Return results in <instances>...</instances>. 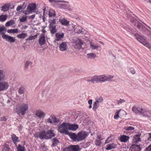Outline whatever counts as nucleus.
<instances>
[{
    "label": "nucleus",
    "instance_id": "1",
    "mask_svg": "<svg viewBox=\"0 0 151 151\" xmlns=\"http://www.w3.org/2000/svg\"><path fill=\"white\" fill-rule=\"evenodd\" d=\"M78 128V125L76 124H71L63 122L58 127V131L61 133L69 135L74 142H79L84 139L88 135L86 132H81L77 134L72 132H69L68 130L76 131Z\"/></svg>",
    "mask_w": 151,
    "mask_h": 151
},
{
    "label": "nucleus",
    "instance_id": "2",
    "mask_svg": "<svg viewBox=\"0 0 151 151\" xmlns=\"http://www.w3.org/2000/svg\"><path fill=\"white\" fill-rule=\"evenodd\" d=\"M28 109L29 105L28 104L22 103L17 105L15 109L17 113L20 116L24 115L27 111Z\"/></svg>",
    "mask_w": 151,
    "mask_h": 151
},
{
    "label": "nucleus",
    "instance_id": "3",
    "mask_svg": "<svg viewBox=\"0 0 151 151\" xmlns=\"http://www.w3.org/2000/svg\"><path fill=\"white\" fill-rule=\"evenodd\" d=\"M134 35L138 41L151 50V45L149 43L147 42L146 41L145 39H143L142 37L138 34H135Z\"/></svg>",
    "mask_w": 151,
    "mask_h": 151
},
{
    "label": "nucleus",
    "instance_id": "4",
    "mask_svg": "<svg viewBox=\"0 0 151 151\" xmlns=\"http://www.w3.org/2000/svg\"><path fill=\"white\" fill-rule=\"evenodd\" d=\"M36 8V4L35 3H31L29 5L27 10L24 12V13L25 15L29 14L35 10Z\"/></svg>",
    "mask_w": 151,
    "mask_h": 151
},
{
    "label": "nucleus",
    "instance_id": "5",
    "mask_svg": "<svg viewBox=\"0 0 151 151\" xmlns=\"http://www.w3.org/2000/svg\"><path fill=\"white\" fill-rule=\"evenodd\" d=\"M81 149L78 145H70L66 147L63 151H80Z\"/></svg>",
    "mask_w": 151,
    "mask_h": 151
},
{
    "label": "nucleus",
    "instance_id": "6",
    "mask_svg": "<svg viewBox=\"0 0 151 151\" xmlns=\"http://www.w3.org/2000/svg\"><path fill=\"white\" fill-rule=\"evenodd\" d=\"M104 77V75L94 76L92 77L91 81L93 83L98 82H104L105 79Z\"/></svg>",
    "mask_w": 151,
    "mask_h": 151
},
{
    "label": "nucleus",
    "instance_id": "7",
    "mask_svg": "<svg viewBox=\"0 0 151 151\" xmlns=\"http://www.w3.org/2000/svg\"><path fill=\"white\" fill-rule=\"evenodd\" d=\"M34 136L35 137L40 138L41 139H47L46 132L45 130L35 133Z\"/></svg>",
    "mask_w": 151,
    "mask_h": 151
},
{
    "label": "nucleus",
    "instance_id": "8",
    "mask_svg": "<svg viewBox=\"0 0 151 151\" xmlns=\"http://www.w3.org/2000/svg\"><path fill=\"white\" fill-rule=\"evenodd\" d=\"M9 86L8 83L6 81L0 82V91L7 90Z\"/></svg>",
    "mask_w": 151,
    "mask_h": 151
},
{
    "label": "nucleus",
    "instance_id": "9",
    "mask_svg": "<svg viewBox=\"0 0 151 151\" xmlns=\"http://www.w3.org/2000/svg\"><path fill=\"white\" fill-rule=\"evenodd\" d=\"M143 109L142 107L135 106H133L132 111L136 114L139 113V114H141Z\"/></svg>",
    "mask_w": 151,
    "mask_h": 151
},
{
    "label": "nucleus",
    "instance_id": "10",
    "mask_svg": "<svg viewBox=\"0 0 151 151\" xmlns=\"http://www.w3.org/2000/svg\"><path fill=\"white\" fill-rule=\"evenodd\" d=\"M141 115L151 120V111L146 109H144Z\"/></svg>",
    "mask_w": 151,
    "mask_h": 151
},
{
    "label": "nucleus",
    "instance_id": "11",
    "mask_svg": "<svg viewBox=\"0 0 151 151\" xmlns=\"http://www.w3.org/2000/svg\"><path fill=\"white\" fill-rule=\"evenodd\" d=\"M61 3H68L69 2L63 0H57V8L60 9H65L66 4H62Z\"/></svg>",
    "mask_w": 151,
    "mask_h": 151
},
{
    "label": "nucleus",
    "instance_id": "12",
    "mask_svg": "<svg viewBox=\"0 0 151 151\" xmlns=\"http://www.w3.org/2000/svg\"><path fill=\"white\" fill-rule=\"evenodd\" d=\"M55 21L53 20L50 25V29L52 34H54L56 32V26L55 25Z\"/></svg>",
    "mask_w": 151,
    "mask_h": 151
},
{
    "label": "nucleus",
    "instance_id": "13",
    "mask_svg": "<svg viewBox=\"0 0 151 151\" xmlns=\"http://www.w3.org/2000/svg\"><path fill=\"white\" fill-rule=\"evenodd\" d=\"M3 35H2V38L4 39H5L6 41L10 42H15V40L14 37L9 36L3 33Z\"/></svg>",
    "mask_w": 151,
    "mask_h": 151
},
{
    "label": "nucleus",
    "instance_id": "14",
    "mask_svg": "<svg viewBox=\"0 0 151 151\" xmlns=\"http://www.w3.org/2000/svg\"><path fill=\"white\" fill-rule=\"evenodd\" d=\"M76 45L75 48L76 49H80L82 48V45H83V42L80 39L77 40L75 42Z\"/></svg>",
    "mask_w": 151,
    "mask_h": 151
},
{
    "label": "nucleus",
    "instance_id": "15",
    "mask_svg": "<svg viewBox=\"0 0 151 151\" xmlns=\"http://www.w3.org/2000/svg\"><path fill=\"white\" fill-rule=\"evenodd\" d=\"M46 42L45 34H42L40 37L39 39V43L41 46L44 45Z\"/></svg>",
    "mask_w": 151,
    "mask_h": 151
},
{
    "label": "nucleus",
    "instance_id": "16",
    "mask_svg": "<svg viewBox=\"0 0 151 151\" xmlns=\"http://www.w3.org/2000/svg\"><path fill=\"white\" fill-rule=\"evenodd\" d=\"M83 30H84L83 28L78 25H77L76 28L73 29L75 33L79 34L81 33L83 34H84L85 33V32L84 30L83 31Z\"/></svg>",
    "mask_w": 151,
    "mask_h": 151
},
{
    "label": "nucleus",
    "instance_id": "17",
    "mask_svg": "<svg viewBox=\"0 0 151 151\" xmlns=\"http://www.w3.org/2000/svg\"><path fill=\"white\" fill-rule=\"evenodd\" d=\"M35 114L36 116L40 119L44 118L45 116V114L44 112L40 110H37L35 111Z\"/></svg>",
    "mask_w": 151,
    "mask_h": 151
},
{
    "label": "nucleus",
    "instance_id": "18",
    "mask_svg": "<svg viewBox=\"0 0 151 151\" xmlns=\"http://www.w3.org/2000/svg\"><path fill=\"white\" fill-rule=\"evenodd\" d=\"M59 48L60 51H63L67 50L68 49L67 42H63L60 44Z\"/></svg>",
    "mask_w": 151,
    "mask_h": 151
},
{
    "label": "nucleus",
    "instance_id": "19",
    "mask_svg": "<svg viewBox=\"0 0 151 151\" xmlns=\"http://www.w3.org/2000/svg\"><path fill=\"white\" fill-rule=\"evenodd\" d=\"M59 21L60 22L62 25L68 27L69 26V21L67 20V19L65 18H63L62 19H60Z\"/></svg>",
    "mask_w": 151,
    "mask_h": 151
},
{
    "label": "nucleus",
    "instance_id": "20",
    "mask_svg": "<svg viewBox=\"0 0 151 151\" xmlns=\"http://www.w3.org/2000/svg\"><path fill=\"white\" fill-rule=\"evenodd\" d=\"M141 135V133L134 135L133 137V142L135 143H137L138 142L140 141L141 139L140 137Z\"/></svg>",
    "mask_w": 151,
    "mask_h": 151
},
{
    "label": "nucleus",
    "instance_id": "21",
    "mask_svg": "<svg viewBox=\"0 0 151 151\" xmlns=\"http://www.w3.org/2000/svg\"><path fill=\"white\" fill-rule=\"evenodd\" d=\"M130 137L129 136L124 135H121L119 139L122 142H126L128 140Z\"/></svg>",
    "mask_w": 151,
    "mask_h": 151
},
{
    "label": "nucleus",
    "instance_id": "22",
    "mask_svg": "<svg viewBox=\"0 0 151 151\" xmlns=\"http://www.w3.org/2000/svg\"><path fill=\"white\" fill-rule=\"evenodd\" d=\"M117 145L114 143H110L106 145V150H109L116 147Z\"/></svg>",
    "mask_w": 151,
    "mask_h": 151
},
{
    "label": "nucleus",
    "instance_id": "23",
    "mask_svg": "<svg viewBox=\"0 0 151 151\" xmlns=\"http://www.w3.org/2000/svg\"><path fill=\"white\" fill-rule=\"evenodd\" d=\"M137 27L143 32L147 30L146 27L144 25H143L140 23L137 24Z\"/></svg>",
    "mask_w": 151,
    "mask_h": 151
},
{
    "label": "nucleus",
    "instance_id": "24",
    "mask_svg": "<svg viewBox=\"0 0 151 151\" xmlns=\"http://www.w3.org/2000/svg\"><path fill=\"white\" fill-rule=\"evenodd\" d=\"M47 122L50 123H52L53 122H57V118L55 116L53 115H52L50 118L48 119Z\"/></svg>",
    "mask_w": 151,
    "mask_h": 151
},
{
    "label": "nucleus",
    "instance_id": "25",
    "mask_svg": "<svg viewBox=\"0 0 151 151\" xmlns=\"http://www.w3.org/2000/svg\"><path fill=\"white\" fill-rule=\"evenodd\" d=\"M11 138L16 146H17V142H19L18 137L16 136L15 134H13L11 135Z\"/></svg>",
    "mask_w": 151,
    "mask_h": 151
},
{
    "label": "nucleus",
    "instance_id": "26",
    "mask_svg": "<svg viewBox=\"0 0 151 151\" xmlns=\"http://www.w3.org/2000/svg\"><path fill=\"white\" fill-rule=\"evenodd\" d=\"M54 131L51 130H48L47 133V139L51 138L52 137H54L55 134L53 133Z\"/></svg>",
    "mask_w": 151,
    "mask_h": 151
},
{
    "label": "nucleus",
    "instance_id": "27",
    "mask_svg": "<svg viewBox=\"0 0 151 151\" xmlns=\"http://www.w3.org/2000/svg\"><path fill=\"white\" fill-rule=\"evenodd\" d=\"M64 34L62 32H57V41L61 40L63 38Z\"/></svg>",
    "mask_w": 151,
    "mask_h": 151
},
{
    "label": "nucleus",
    "instance_id": "28",
    "mask_svg": "<svg viewBox=\"0 0 151 151\" xmlns=\"http://www.w3.org/2000/svg\"><path fill=\"white\" fill-rule=\"evenodd\" d=\"M15 21L12 19H11L7 22L5 24V26L6 27H9L15 24Z\"/></svg>",
    "mask_w": 151,
    "mask_h": 151
},
{
    "label": "nucleus",
    "instance_id": "29",
    "mask_svg": "<svg viewBox=\"0 0 151 151\" xmlns=\"http://www.w3.org/2000/svg\"><path fill=\"white\" fill-rule=\"evenodd\" d=\"M10 4H6L3 5L1 8V10L4 12H6L7 11L9 6Z\"/></svg>",
    "mask_w": 151,
    "mask_h": 151
},
{
    "label": "nucleus",
    "instance_id": "30",
    "mask_svg": "<svg viewBox=\"0 0 151 151\" xmlns=\"http://www.w3.org/2000/svg\"><path fill=\"white\" fill-rule=\"evenodd\" d=\"M2 151H11V149L9 147V145L5 144L3 146Z\"/></svg>",
    "mask_w": 151,
    "mask_h": 151
},
{
    "label": "nucleus",
    "instance_id": "31",
    "mask_svg": "<svg viewBox=\"0 0 151 151\" xmlns=\"http://www.w3.org/2000/svg\"><path fill=\"white\" fill-rule=\"evenodd\" d=\"M27 36V34L24 33H22L21 34L18 35L17 36V37L18 38L21 39H24Z\"/></svg>",
    "mask_w": 151,
    "mask_h": 151
},
{
    "label": "nucleus",
    "instance_id": "32",
    "mask_svg": "<svg viewBox=\"0 0 151 151\" xmlns=\"http://www.w3.org/2000/svg\"><path fill=\"white\" fill-rule=\"evenodd\" d=\"M5 77L4 72L3 70L0 69V81L4 80Z\"/></svg>",
    "mask_w": 151,
    "mask_h": 151
},
{
    "label": "nucleus",
    "instance_id": "33",
    "mask_svg": "<svg viewBox=\"0 0 151 151\" xmlns=\"http://www.w3.org/2000/svg\"><path fill=\"white\" fill-rule=\"evenodd\" d=\"M37 34H36L35 35L29 36L28 38L26 39V41H28L35 40L37 38Z\"/></svg>",
    "mask_w": 151,
    "mask_h": 151
},
{
    "label": "nucleus",
    "instance_id": "34",
    "mask_svg": "<svg viewBox=\"0 0 151 151\" xmlns=\"http://www.w3.org/2000/svg\"><path fill=\"white\" fill-rule=\"evenodd\" d=\"M7 18V15H2L0 16V21L4 22L6 19Z\"/></svg>",
    "mask_w": 151,
    "mask_h": 151
},
{
    "label": "nucleus",
    "instance_id": "35",
    "mask_svg": "<svg viewBox=\"0 0 151 151\" xmlns=\"http://www.w3.org/2000/svg\"><path fill=\"white\" fill-rule=\"evenodd\" d=\"M104 78L105 79L104 82L108 81H110L111 79L113 78L114 76L111 75H109L107 76H106L104 75Z\"/></svg>",
    "mask_w": 151,
    "mask_h": 151
},
{
    "label": "nucleus",
    "instance_id": "36",
    "mask_svg": "<svg viewBox=\"0 0 151 151\" xmlns=\"http://www.w3.org/2000/svg\"><path fill=\"white\" fill-rule=\"evenodd\" d=\"M96 57V55L93 53H89L87 54V57L88 58H95Z\"/></svg>",
    "mask_w": 151,
    "mask_h": 151
},
{
    "label": "nucleus",
    "instance_id": "37",
    "mask_svg": "<svg viewBox=\"0 0 151 151\" xmlns=\"http://www.w3.org/2000/svg\"><path fill=\"white\" fill-rule=\"evenodd\" d=\"M7 32L9 33H17L18 32V29H8Z\"/></svg>",
    "mask_w": 151,
    "mask_h": 151
},
{
    "label": "nucleus",
    "instance_id": "38",
    "mask_svg": "<svg viewBox=\"0 0 151 151\" xmlns=\"http://www.w3.org/2000/svg\"><path fill=\"white\" fill-rule=\"evenodd\" d=\"M90 46L91 47V49L93 50H95L98 48L99 47V46H96L94 45V43L92 42H90Z\"/></svg>",
    "mask_w": 151,
    "mask_h": 151
},
{
    "label": "nucleus",
    "instance_id": "39",
    "mask_svg": "<svg viewBox=\"0 0 151 151\" xmlns=\"http://www.w3.org/2000/svg\"><path fill=\"white\" fill-rule=\"evenodd\" d=\"M131 21L132 25H134V26H137V24L139 23V22L136 19H132L131 20Z\"/></svg>",
    "mask_w": 151,
    "mask_h": 151
},
{
    "label": "nucleus",
    "instance_id": "40",
    "mask_svg": "<svg viewBox=\"0 0 151 151\" xmlns=\"http://www.w3.org/2000/svg\"><path fill=\"white\" fill-rule=\"evenodd\" d=\"M48 14L50 17L54 16L55 15V12L53 10L50 9L49 11Z\"/></svg>",
    "mask_w": 151,
    "mask_h": 151
},
{
    "label": "nucleus",
    "instance_id": "41",
    "mask_svg": "<svg viewBox=\"0 0 151 151\" xmlns=\"http://www.w3.org/2000/svg\"><path fill=\"white\" fill-rule=\"evenodd\" d=\"M25 89L23 87H21L19 89L18 92L20 94H22L24 93Z\"/></svg>",
    "mask_w": 151,
    "mask_h": 151
},
{
    "label": "nucleus",
    "instance_id": "42",
    "mask_svg": "<svg viewBox=\"0 0 151 151\" xmlns=\"http://www.w3.org/2000/svg\"><path fill=\"white\" fill-rule=\"evenodd\" d=\"M27 16L23 15L19 19L20 22H23L26 21L27 20Z\"/></svg>",
    "mask_w": 151,
    "mask_h": 151
},
{
    "label": "nucleus",
    "instance_id": "43",
    "mask_svg": "<svg viewBox=\"0 0 151 151\" xmlns=\"http://www.w3.org/2000/svg\"><path fill=\"white\" fill-rule=\"evenodd\" d=\"M17 151H24V147H22L21 145H19L17 147Z\"/></svg>",
    "mask_w": 151,
    "mask_h": 151
},
{
    "label": "nucleus",
    "instance_id": "44",
    "mask_svg": "<svg viewBox=\"0 0 151 151\" xmlns=\"http://www.w3.org/2000/svg\"><path fill=\"white\" fill-rule=\"evenodd\" d=\"M25 3H24L22 5L18 6L16 9V10L17 12L20 11H22V9L23 8L24 6V5Z\"/></svg>",
    "mask_w": 151,
    "mask_h": 151
},
{
    "label": "nucleus",
    "instance_id": "45",
    "mask_svg": "<svg viewBox=\"0 0 151 151\" xmlns=\"http://www.w3.org/2000/svg\"><path fill=\"white\" fill-rule=\"evenodd\" d=\"M99 106V104L96 103H94L93 104V110L94 111H96L97 108Z\"/></svg>",
    "mask_w": 151,
    "mask_h": 151
},
{
    "label": "nucleus",
    "instance_id": "46",
    "mask_svg": "<svg viewBox=\"0 0 151 151\" xmlns=\"http://www.w3.org/2000/svg\"><path fill=\"white\" fill-rule=\"evenodd\" d=\"M52 147L55 146L57 144V138H53L52 139Z\"/></svg>",
    "mask_w": 151,
    "mask_h": 151
},
{
    "label": "nucleus",
    "instance_id": "47",
    "mask_svg": "<svg viewBox=\"0 0 151 151\" xmlns=\"http://www.w3.org/2000/svg\"><path fill=\"white\" fill-rule=\"evenodd\" d=\"M134 147L137 150V151H141V150L140 145H135L134 146Z\"/></svg>",
    "mask_w": 151,
    "mask_h": 151
},
{
    "label": "nucleus",
    "instance_id": "48",
    "mask_svg": "<svg viewBox=\"0 0 151 151\" xmlns=\"http://www.w3.org/2000/svg\"><path fill=\"white\" fill-rule=\"evenodd\" d=\"M101 144V142L100 140L96 139L95 142V144L96 146H100Z\"/></svg>",
    "mask_w": 151,
    "mask_h": 151
},
{
    "label": "nucleus",
    "instance_id": "49",
    "mask_svg": "<svg viewBox=\"0 0 151 151\" xmlns=\"http://www.w3.org/2000/svg\"><path fill=\"white\" fill-rule=\"evenodd\" d=\"M32 64V63L31 62L27 61L25 65V68H27L28 66H31Z\"/></svg>",
    "mask_w": 151,
    "mask_h": 151
},
{
    "label": "nucleus",
    "instance_id": "50",
    "mask_svg": "<svg viewBox=\"0 0 151 151\" xmlns=\"http://www.w3.org/2000/svg\"><path fill=\"white\" fill-rule=\"evenodd\" d=\"M124 129L127 130H133L134 129V127H124Z\"/></svg>",
    "mask_w": 151,
    "mask_h": 151
},
{
    "label": "nucleus",
    "instance_id": "51",
    "mask_svg": "<svg viewBox=\"0 0 151 151\" xmlns=\"http://www.w3.org/2000/svg\"><path fill=\"white\" fill-rule=\"evenodd\" d=\"M66 9L68 11H72V9L70 7V5H68L67 4H66V6L65 7V9Z\"/></svg>",
    "mask_w": 151,
    "mask_h": 151
},
{
    "label": "nucleus",
    "instance_id": "52",
    "mask_svg": "<svg viewBox=\"0 0 151 151\" xmlns=\"http://www.w3.org/2000/svg\"><path fill=\"white\" fill-rule=\"evenodd\" d=\"M125 102V100L124 99H120L119 100L117 101V104L119 105L120 104H122V103Z\"/></svg>",
    "mask_w": 151,
    "mask_h": 151
},
{
    "label": "nucleus",
    "instance_id": "53",
    "mask_svg": "<svg viewBox=\"0 0 151 151\" xmlns=\"http://www.w3.org/2000/svg\"><path fill=\"white\" fill-rule=\"evenodd\" d=\"M129 71L132 74H134L135 73V71L134 69L133 68H131L129 69Z\"/></svg>",
    "mask_w": 151,
    "mask_h": 151
},
{
    "label": "nucleus",
    "instance_id": "54",
    "mask_svg": "<svg viewBox=\"0 0 151 151\" xmlns=\"http://www.w3.org/2000/svg\"><path fill=\"white\" fill-rule=\"evenodd\" d=\"M116 113V114H115L114 116V118L116 119H118L119 117V111L117 112Z\"/></svg>",
    "mask_w": 151,
    "mask_h": 151
},
{
    "label": "nucleus",
    "instance_id": "55",
    "mask_svg": "<svg viewBox=\"0 0 151 151\" xmlns=\"http://www.w3.org/2000/svg\"><path fill=\"white\" fill-rule=\"evenodd\" d=\"M96 99H97L100 103L102 102L103 100L101 96L98 97Z\"/></svg>",
    "mask_w": 151,
    "mask_h": 151
},
{
    "label": "nucleus",
    "instance_id": "56",
    "mask_svg": "<svg viewBox=\"0 0 151 151\" xmlns=\"http://www.w3.org/2000/svg\"><path fill=\"white\" fill-rule=\"evenodd\" d=\"M52 4L56 3V1L55 0H48Z\"/></svg>",
    "mask_w": 151,
    "mask_h": 151
},
{
    "label": "nucleus",
    "instance_id": "57",
    "mask_svg": "<svg viewBox=\"0 0 151 151\" xmlns=\"http://www.w3.org/2000/svg\"><path fill=\"white\" fill-rule=\"evenodd\" d=\"M7 120V118L5 117H1V121H6Z\"/></svg>",
    "mask_w": 151,
    "mask_h": 151
},
{
    "label": "nucleus",
    "instance_id": "58",
    "mask_svg": "<svg viewBox=\"0 0 151 151\" xmlns=\"http://www.w3.org/2000/svg\"><path fill=\"white\" fill-rule=\"evenodd\" d=\"M35 17V15H32L31 16H29V18L30 19H34Z\"/></svg>",
    "mask_w": 151,
    "mask_h": 151
},
{
    "label": "nucleus",
    "instance_id": "59",
    "mask_svg": "<svg viewBox=\"0 0 151 151\" xmlns=\"http://www.w3.org/2000/svg\"><path fill=\"white\" fill-rule=\"evenodd\" d=\"M88 103L89 104H91L92 103V100L91 99L88 100Z\"/></svg>",
    "mask_w": 151,
    "mask_h": 151
},
{
    "label": "nucleus",
    "instance_id": "60",
    "mask_svg": "<svg viewBox=\"0 0 151 151\" xmlns=\"http://www.w3.org/2000/svg\"><path fill=\"white\" fill-rule=\"evenodd\" d=\"M77 25H76L74 24H72V27L73 28V29H74L75 28H76V26H77Z\"/></svg>",
    "mask_w": 151,
    "mask_h": 151
},
{
    "label": "nucleus",
    "instance_id": "61",
    "mask_svg": "<svg viewBox=\"0 0 151 151\" xmlns=\"http://www.w3.org/2000/svg\"><path fill=\"white\" fill-rule=\"evenodd\" d=\"M4 27H1L0 28V32L4 30Z\"/></svg>",
    "mask_w": 151,
    "mask_h": 151
},
{
    "label": "nucleus",
    "instance_id": "62",
    "mask_svg": "<svg viewBox=\"0 0 151 151\" xmlns=\"http://www.w3.org/2000/svg\"><path fill=\"white\" fill-rule=\"evenodd\" d=\"M97 138L99 139H100V140H102V139H101V136H98L97 137Z\"/></svg>",
    "mask_w": 151,
    "mask_h": 151
},
{
    "label": "nucleus",
    "instance_id": "63",
    "mask_svg": "<svg viewBox=\"0 0 151 151\" xmlns=\"http://www.w3.org/2000/svg\"><path fill=\"white\" fill-rule=\"evenodd\" d=\"M42 32L43 33V34H45V33L46 32V31L45 30V29H43L42 30Z\"/></svg>",
    "mask_w": 151,
    "mask_h": 151
},
{
    "label": "nucleus",
    "instance_id": "64",
    "mask_svg": "<svg viewBox=\"0 0 151 151\" xmlns=\"http://www.w3.org/2000/svg\"><path fill=\"white\" fill-rule=\"evenodd\" d=\"M94 103H96L98 104V103H100L99 101L97 100V99H96V101Z\"/></svg>",
    "mask_w": 151,
    "mask_h": 151
}]
</instances>
